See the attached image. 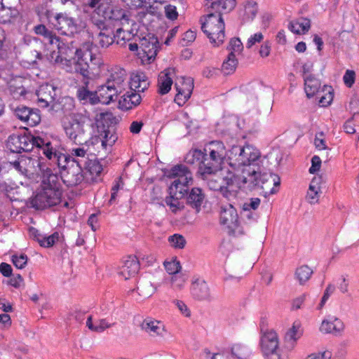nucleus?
<instances>
[{
    "label": "nucleus",
    "mask_w": 359,
    "mask_h": 359,
    "mask_svg": "<svg viewBox=\"0 0 359 359\" xmlns=\"http://www.w3.org/2000/svg\"><path fill=\"white\" fill-rule=\"evenodd\" d=\"M93 43L88 41L83 43L75 50L68 47L64 53L67 57H71L72 54L76 55L77 60L75 62V71L82 75L84 80H88L91 74H97L103 65L102 58L93 53Z\"/></svg>",
    "instance_id": "nucleus-1"
},
{
    "label": "nucleus",
    "mask_w": 359,
    "mask_h": 359,
    "mask_svg": "<svg viewBox=\"0 0 359 359\" xmlns=\"http://www.w3.org/2000/svg\"><path fill=\"white\" fill-rule=\"evenodd\" d=\"M205 158L201 163L198 175H207L214 174L220 170L226 158H228L227 151L223 142L212 141L205 145L204 148Z\"/></svg>",
    "instance_id": "nucleus-2"
},
{
    "label": "nucleus",
    "mask_w": 359,
    "mask_h": 359,
    "mask_svg": "<svg viewBox=\"0 0 359 359\" xmlns=\"http://www.w3.org/2000/svg\"><path fill=\"white\" fill-rule=\"evenodd\" d=\"M260 157L259 151L252 145H233L229 150L228 161L229 165L236 170L244 168V173L247 168L256 165Z\"/></svg>",
    "instance_id": "nucleus-3"
},
{
    "label": "nucleus",
    "mask_w": 359,
    "mask_h": 359,
    "mask_svg": "<svg viewBox=\"0 0 359 359\" xmlns=\"http://www.w3.org/2000/svg\"><path fill=\"white\" fill-rule=\"evenodd\" d=\"M86 116L82 113H73L64 122L63 128L67 137L76 144H82L86 142L87 136L84 130Z\"/></svg>",
    "instance_id": "nucleus-4"
},
{
    "label": "nucleus",
    "mask_w": 359,
    "mask_h": 359,
    "mask_svg": "<svg viewBox=\"0 0 359 359\" xmlns=\"http://www.w3.org/2000/svg\"><path fill=\"white\" fill-rule=\"evenodd\" d=\"M47 144L46 140L40 137H34L30 134H13L9 136L6 147L11 152L20 153L30 151L34 147L41 149L43 145H48Z\"/></svg>",
    "instance_id": "nucleus-5"
},
{
    "label": "nucleus",
    "mask_w": 359,
    "mask_h": 359,
    "mask_svg": "<svg viewBox=\"0 0 359 359\" xmlns=\"http://www.w3.org/2000/svg\"><path fill=\"white\" fill-rule=\"evenodd\" d=\"M201 28L215 46L223 43L225 38V25L220 14H208L205 21L202 23Z\"/></svg>",
    "instance_id": "nucleus-6"
},
{
    "label": "nucleus",
    "mask_w": 359,
    "mask_h": 359,
    "mask_svg": "<svg viewBox=\"0 0 359 359\" xmlns=\"http://www.w3.org/2000/svg\"><path fill=\"white\" fill-rule=\"evenodd\" d=\"M52 22L54 27L62 35L74 36L86 28V23L81 19H74L66 14L58 13Z\"/></svg>",
    "instance_id": "nucleus-7"
},
{
    "label": "nucleus",
    "mask_w": 359,
    "mask_h": 359,
    "mask_svg": "<svg viewBox=\"0 0 359 359\" xmlns=\"http://www.w3.org/2000/svg\"><path fill=\"white\" fill-rule=\"evenodd\" d=\"M111 118L112 114L109 112H101L95 118L97 125V131H94L95 141L100 142L104 149H107L108 146L111 147L117 139L114 132L102 123L104 121L110 120Z\"/></svg>",
    "instance_id": "nucleus-8"
},
{
    "label": "nucleus",
    "mask_w": 359,
    "mask_h": 359,
    "mask_svg": "<svg viewBox=\"0 0 359 359\" xmlns=\"http://www.w3.org/2000/svg\"><path fill=\"white\" fill-rule=\"evenodd\" d=\"M62 191L38 189L31 198V205L36 210H43L60 203Z\"/></svg>",
    "instance_id": "nucleus-9"
},
{
    "label": "nucleus",
    "mask_w": 359,
    "mask_h": 359,
    "mask_svg": "<svg viewBox=\"0 0 359 359\" xmlns=\"http://www.w3.org/2000/svg\"><path fill=\"white\" fill-rule=\"evenodd\" d=\"M11 165L29 178L33 177L34 175H40L41 171L44 170L46 167L39 157L27 156H22L18 160L11 162Z\"/></svg>",
    "instance_id": "nucleus-10"
},
{
    "label": "nucleus",
    "mask_w": 359,
    "mask_h": 359,
    "mask_svg": "<svg viewBox=\"0 0 359 359\" xmlns=\"http://www.w3.org/2000/svg\"><path fill=\"white\" fill-rule=\"evenodd\" d=\"M260 346L266 359H280L278 336L273 330H267L262 334Z\"/></svg>",
    "instance_id": "nucleus-11"
},
{
    "label": "nucleus",
    "mask_w": 359,
    "mask_h": 359,
    "mask_svg": "<svg viewBox=\"0 0 359 359\" xmlns=\"http://www.w3.org/2000/svg\"><path fill=\"white\" fill-rule=\"evenodd\" d=\"M243 189L241 176L228 171L223 175V187L221 194L229 201H233L238 196Z\"/></svg>",
    "instance_id": "nucleus-12"
},
{
    "label": "nucleus",
    "mask_w": 359,
    "mask_h": 359,
    "mask_svg": "<svg viewBox=\"0 0 359 359\" xmlns=\"http://www.w3.org/2000/svg\"><path fill=\"white\" fill-rule=\"evenodd\" d=\"M99 14L109 20L114 21L118 27L128 25L129 19L125 10L109 4L99 6Z\"/></svg>",
    "instance_id": "nucleus-13"
},
{
    "label": "nucleus",
    "mask_w": 359,
    "mask_h": 359,
    "mask_svg": "<svg viewBox=\"0 0 359 359\" xmlns=\"http://www.w3.org/2000/svg\"><path fill=\"white\" fill-rule=\"evenodd\" d=\"M175 88L177 94L175 102L182 106L190 98L194 89V80L191 77L177 76L175 81Z\"/></svg>",
    "instance_id": "nucleus-14"
},
{
    "label": "nucleus",
    "mask_w": 359,
    "mask_h": 359,
    "mask_svg": "<svg viewBox=\"0 0 359 359\" xmlns=\"http://www.w3.org/2000/svg\"><path fill=\"white\" fill-rule=\"evenodd\" d=\"M82 167L79 164L71 163L69 160L67 165H64V171L61 178L63 182L68 187H74L81 184L84 180Z\"/></svg>",
    "instance_id": "nucleus-15"
},
{
    "label": "nucleus",
    "mask_w": 359,
    "mask_h": 359,
    "mask_svg": "<svg viewBox=\"0 0 359 359\" xmlns=\"http://www.w3.org/2000/svg\"><path fill=\"white\" fill-rule=\"evenodd\" d=\"M142 331L151 337L164 338L167 334V330L164 323L152 318L144 319L140 324Z\"/></svg>",
    "instance_id": "nucleus-16"
},
{
    "label": "nucleus",
    "mask_w": 359,
    "mask_h": 359,
    "mask_svg": "<svg viewBox=\"0 0 359 359\" xmlns=\"http://www.w3.org/2000/svg\"><path fill=\"white\" fill-rule=\"evenodd\" d=\"M220 224L232 232H234L238 227V213L231 203L221 207Z\"/></svg>",
    "instance_id": "nucleus-17"
},
{
    "label": "nucleus",
    "mask_w": 359,
    "mask_h": 359,
    "mask_svg": "<svg viewBox=\"0 0 359 359\" xmlns=\"http://www.w3.org/2000/svg\"><path fill=\"white\" fill-rule=\"evenodd\" d=\"M15 114L20 120L31 127L36 126L41 121V115L36 109L20 106L15 109Z\"/></svg>",
    "instance_id": "nucleus-18"
},
{
    "label": "nucleus",
    "mask_w": 359,
    "mask_h": 359,
    "mask_svg": "<svg viewBox=\"0 0 359 359\" xmlns=\"http://www.w3.org/2000/svg\"><path fill=\"white\" fill-rule=\"evenodd\" d=\"M158 44V39L154 36L149 35L142 38L140 43V48L142 53H139V55L149 61L154 60L157 55Z\"/></svg>",
    "instance_id": "nucleus-19"
},
{
    "label": "nucleus",
    "mask_w": 359,
    "mask_h": 359,
    "mask_svg": "<svg viewBox=\"0 0 359 359\" xmlns=\"http://www.w3.org/2000/svg\"><path fill=\"white\" fill-rule=\"evenodd\" d=\"M105 83L114 89L118 95H120L128 86L126 72L123 69L111 72Z\"/></svg>",
    "instance_id": "nucleus-20"
},
{
    "label": "nucleus",
    "mask_w": 359,
    "mask_h": 359,
    "mask_svg": "<svg viewBox=\"0 0 359 359\" xmlns=\"http://www.w3.org/2000/svg\"><path fill=\"white\" fill-rule=\"evenodd\" d=\"M57 88L51 84H44L36 91L38 104L41 107H47L52 104L57 97Z\"/></svg>",
    "instance_id": "nucleus-21"
},
{
    "label": "nucleus",
    "mask_w": 359,
    "mask_h": 359,
    "mask_svg": "<svg viewBox=\"0 0 359 359\" xmlns=\"http://www.w3.org/2000/svg\"><path fill=\"white\" fill-rule=\"evenodd\" d=\"M259 187L266 194H274L278 191L277 187L280 186V180L276 175L264 173L259 175Z\"/></svg>",
    "instance_id": "nucleus-22"
},
{
    "label": "nucleus",
    "mask_w": 359,
    "mask_h": 359,
    "mask_svg": "<svg viewBox=\"0 0 359 359\" xmlns=\"http://www.w3.org/2000/svg\"><path fill=\"white\" fill-rule=\"evenodd\" d=\"M175 75V68H168L159 74L157 83L159 94L165 95L170 90Z\"/></svg>",
    "instance_id": "nucleus-23"
},
{
    "label": "nucleus",
    "mask_w": 359,
    "mask_h": 359,
    "mask_svg": "<svg viewBox=\"0 0 359 359\" xmlns=\"http://www.w3.org/2000/svg\"><path fill=\"white\" fill-rule=\"evenodd\" d=\"M191 295L199 301H210L212 295L207 283L201 279H196L191 283Z\"/></svg>",
    "instance_id": "nucleus-24"
},
{
    "label": "nucleus",
    "mask_w": 359,
    "mask_h": 359,
    "mask_svg": "<svg viewBox=\"0 0 359 359\" xmlns=\"http://www.w3.org/2000/svg\"><path fill=\"white\" fill-rule=\"evenodd\" d=\"M40 174L42 175L41 189L61 191L60 177L50 168L44 167V170H41Z\"/></svg>",
    "instance_id": "nucleus-25"
},
{
    "label": "nucleus",
    "mask_w": 359,
    "mask_h": 359,
    "mask_svg": "<svg viewBox=\"0 0 359 359\" xmlns=\"http://www.w3.org/2000/svg\"><path fill=\"white\" fill-rule=\"evenodd\" d=\"M168 177L174 179L173 181L187 185L193 180L191 172L184 165L174 166L170 170Z\"/></svg>",
    "instance_id": "nucleus-26"
},
{
    "label": "nucleus",
    "mask_w": 359,
    "mask_h": 359,
    "mask_svg": "<svg viewBox=\"0 0 359 359\" xmlns=\"http://www.w3.org/2000/svg\"><path fill=\"white\" fill-rule=\"evenodd\" d=\"M83 166L86 170L85 180L87 182H97L100 180V176L103 168L97 160H88Z\"/></svg>",
    "instance_id": "nucleus-27"
},
{
    "label": "nucleus",
    "mask_w": 359,
    "mask_h": 359,
    "mask_svg": "<svg viewBox=\"0 0 359 359\" xmlns=\"http://www.w3.org/2000/svg\"><path fill=\"white\" fill-rule=\"evenodd\" d=\"M323 183V179L321 175L315 176L312 179L306 195V200L309 203L316 204L318 202Z\"/></svg>",
    "instance_id": "nucleus-28"
},
{
    "label": "nucleus",
    "mask_w": 359,
    "mask_h": 359,
    "mask_svg": "<svg viewBox=\"0 0 359 359\" xmlns=\"http://www.w3.org/2000/svg\"><path fill=\"white\" fill-rule=\"evenodd\" d=\"M139 270V262L136 257L130 256L124 261L121 267L119 275L125 280L135 276Z\"/></svg>",
    "instance_id": "nucleus-29"
},
{
    "label": "nucleus",
    "mask_w": 359,
    "mask_h": 359,
    "mask_svg": "<svg viewBox=\"0 0 359 359\" xmlns=\"http://www.w3.org/2000/svg\"><path fill=\"white\" fill-rule=\"evenodd\" d=\"M344 328L343 322L337 318H334L332 320H323L320 325V330L323 333L337 335L342 332Z\"/></svg>",
    "instance_id": "nucleus-30"
},
{
    "label": "nucleus",
    "mask_w": 359,
    "mask_h": 359,
    "mask_svg": "<svg viewBox=\"0 0 359 359\" xmlns=\"http://www.w3.org/2000/svg\"><path fill=\"white\" fill-rule=\"evenodd\" d=\"M141 100L142 97L139 93L128 92L119 100V107L121 109L129 110L139 105Z\"/></svg>",
    "instance_id": "nucleus-31"
},
{
    "label": "nucleus",
    "mask_w": 359,
    "mask_h": 359,
    "mask_svg": "<svg viewBox=\"0 0 359 359\" xmlns=\"http://www.w3.org/2000/svg\"><path fill=\"white\" fill-rule=\"evenodd\" d=\"M34 32L36 34L43 36L44 39L48 41L50 44L56 45L59 50L61 49L60 38L44 25L40 24L34 26Z\"/></svg>",
    "instance_id": "nucleus-32"
},
{
    "label": "nucleus",
    "mask_w": 359,
    "mask_h": 359,
    "mask_svg": "<svg viewBox=\"0 0 359 359\" xmlns=\"http://www.w3.org/2000/svg\"><path fill=\"white\" fill-rule=\"evenodd\" d=\"M248 176H241V181L243 189L251 191L255 187L259 186V181L258 175H259L255 169L250 170V168L247 170Z\"/></svg>",
    "instance_id": "nucleus-33"
},
{
    "label": "nucleus",
    "mask_w": 359,
    "mask_h": 359,
    "mask_svg": "<svg viewBox=\"0 0 359 359\" xmlns=\"http://www.w3.org/2000/svg\"><path fill=\"white\" fill-rule=\"evenodd\" d=\"M46 143H48V145H43L41 150L43 154L50 160L53 161L55 163L57 164L59 167H62L64 168V165H62L61 161H64V162H67V157L62 154L57 153L55 150L51 146V142L50 141L46 140Z\"/></svg>",
    "instance_id": "nucleus-34"
},
{
    "label": "nucleus",
    "mask_w": 359,
    "mask_h": 359,
    "mask_svg": "<svg viewBox=\"0 0 359 359\" xmlns=\"http://www.w3.org/2000/svg\"><path fill=\"white\" fill-rule=\"evenodd\" d=\"M205 195L200 188H193L187 197V203L191 208L196 209V212H199L201 206L203 203Z\"/></svg>",
    "instance_id": "nucleus-35"
},
{
    "label": "nucleus",
    "mask_w": 359,
    "mask_h": 359,
    "mask_svg": "<svg viewBox=\"0 0 359 359\" xmlns=\"http://www.w3.org/2000/svg\"><path fill=\"white\" fill-rule=\"evenodd\" d=\"M100 25H103V27L102 28L100 27V32L97 35L98 44L102 48H107L114 41V32L104 26L102 22H100Z\"/></svg>",
    "instance_id": "nucleus-36"
},
{
    "label": "nucleus",
    "mask_w": 359,
    "mask_h": 359,
    "mask_svg": "<svg viewBox=\"0 0 359 359\" xmlns=\"http://www.w3.org/2000/svg\"><path fill=\"white\" fill-rule=\"evenodd\" d=\"M149 82L143 73L136 74L132 76L130 88L137 92H144L148 88Z\"/></svg>",
    "instance_id": "nucleus-37"
},
{
    "label": "nucleus",
    "mask_w": 359,
    "mask_h": 359,
    "mask_svg": "<svg viewBox=\"0 0 359 359\" xmlns=\"http://www.w3.org/2000/svg\"><path fill=\"white\" fill-rule=\"evenodd\" d=\"M97 93L99 94L100 102L103 104H109L111 102L115 101L118 96V93L114 89L109 88L107 83L98 88Z\"/></svg>",
    "instance_id": "nucleus-38"
},
{
    "label": "nucleus",
    "mask_w": 359,
    "mask_h": 359,
    "mask_svg": "<svg viewBox=\"0 0 359 359\" xmlns=\"http://www.w3.org/2000/svg\"><path fill=\"white\" fill-rule=\"evenodd\" d=\"M30 233L32 236L36 238L40 245L45 248L53 246L59 238V233L57 232H55L48 236H43L38 233L37 230L32 229L30 230Z\"/></svg>",
    "instance_id": "nucleus-39"
},
{
    "label": "nucleus",
    "mask_w": 359,
    "mask_h": 359,
    "mask_svg": "<svg viewBox=\"0 0 359 359\" xmlns=\"http://www.w3.org/2000/svg\"><path fill=\"white\" fill-rule=\"evenodd\" d=\"M136 290L140 299H145L155 293L156 287L150 281L143 280L139 283Z\"/></svg>",
    "instance_id": "nucleus-40"
},
{
    "label": "nucleus",
    "mask_w": 359,
    "mask_h": 359,
    "mask_svg": "<svg viewBox=\"0 0 359 359\" xmlns=\"http://www.w3.org/2000/svg\"><path fill=\"white\" fill-rule=\"evenodd\" d=\"M304 86L307 97H311L319 92L320 82L311 75H309L304 77Z\"/></svg>",
    "instance_id": "nucleus-41"
},
{
    "label": "nucleus",
    "mask_w": 359,
    "mask_h": 359,
    "mask_svg": "<svg viewBox=\"0 0 359 359\" xmlns=\"http://www.w3.org/2000/svg\"><path fill=\"white\" fill-rule=\"evenodd\" d=\"M113 325L114 323H109L106 319H100L93 323L91 316H89L86 320V326L88 329L96 332H102Z\"/></svg>",
    "instance_id": "nucleus-42"
},
{
    "label": "nucleus",
    "mask_w": 359,
    "mask_h": 359,
    "mask_svg": "<svg viewBox=\"0 0 359 359\" xmlns=\"http://www.w3.org/2000/svg\"><path fill=\"white\" fill-rule=\"evenodd\" d=\"M310 20L307 18H300L291 22L289 25V29L297 34H304L310 29Z\"/></svg>",
    "instance_id": "nucleus-43"
},
{
    "label": "nucleus",
    "mask_w": 359,
    "mask_h": 359,
    "mask_svg": "<svg viewBox=\"0 0 359 359\" xmlns=\"http://www.w3.org/2000/svg\"><path fill=\"white\" fill-rule=\"evenodd\" d=\"M198 176L203 180L207 181V185L210 189L213 191H218L222 193L223 187V176L222 177L212 175V174H207V175H198Z\"/></svg>",
    "instance_id": "nucleus-44"
},
{
    "label": "nucleus",
    "mask_w": 359,
    "mask_h": 359,
    "mask_svg": "<svg viewBox=\"0 0 359 359\" xmlns=\"http://www.w3.org/2000/svg\"><path fill=\"white\" fill-rule=\"evenodd\" d=\"M236 6L235 0H219L212 3V8L217 11L215 14H220L222 13H228L231 11Z\"/></svg>",
    "instance_id": "nucleus-45"
},
{
    "label": "nucleus",
    "mask_w": 359,
    "mask_h": 359,
    "mask_svg": "<svg viewBox=\"0 0 359 359\" xmlns=\"http://www.w3.org/2000/svg\"><path fill=\"white\" fill-rule=\"evenodd\" d=\"M238 60L236 55L233 53H229L227 58L223 62L222 71L226 75L232 74L236 70Z\"/></svg>",
    "instance_id": "nucleus-46"
},
{
    "label": "nucleus",
    "mask_w": 359,
    "mask_h": 359,
    "mask_svg": "<svg viewBox=\"0 0 359 359\" xmlns=\"http://www.w3.org/2000/svg\"><path fill=\"white\" fill-rule=\"evenodd\" d=\"M188 185L173 181L169 187V194L175 198H182L187 193Z\"/></svg>",
    "instance_id": "nucleus-47"
},
{
    "label": "nucleus",
    "mask_w": 359,
    "mask_h": 359,
    "mask_svg": "<svg viewBox=\"0 0 359 359\" xmlns=\"http://www.w3.org/2000/svg\"><path fill=\"white\" fill-rule=\"evenodd\" d=\"M71 155L73 158L70 161L71 163L79 164L81 166L86 165V162L88 161L86 151L83 148L79 147L72 149L71 151Z\"/></svg>",
    "instance_id": "nucleus-48"
},
{
    "label": "nucleus",
    "mask_w": 359,
    "mask_h": 359,
    "mask_svg": "<svg viewBox=\"0 0 359 359\" xmlns=\"http://www.w3.org/2000/svg\"><path fill=\"white\" fill-rule=\"evenodd\" d=\"M313 273V270L307 265L298 267L295 271V278L300 285H304L309 280Z\"/></svg>",
    "instance_id": "nucleus-49"
},
{
    "label": "nucleus",
    "mask_w": 359,
    "mask_h": 359,
    "mask_svg": "<svg viewBox=\"0 0 359 359\" xmlns=\"http://www.w3.org/2000/svg\"><path fill=\"white\" fill-rule=\"evenodd\" d=\"M205 158V154L198 149L191 150L186 156L185 161L189 164L198 163V168L201 163Z\"/></svg>",
    "instance_id": "nucleus-50"
},
{
    "label": "nucleus",
    "mask_w": 359,
    "mask_h": 359,
    "mask_svg": "<svg viewBox=\"0 0 359 359\" xmlns=\"http://www.w3.org/2000/svg\"><path fill=\"white\" fill-rule=\"evenodd\" d=\"M301 333L299 330V327L293 325L292 327L286 333L285 339L287 344L293 348L296 341L300 337Z\"/></svg>",
    "instance_id": "nucleus-51"
},
{
    "label": "nucleus",
    "mask_w": 359,
    "mask_h": 359,
    "mask_svg": "<svg viewBox=\"0 0 359 359\" xmlns=\"http://www.w3.org/2000/svg\"><path fill=\"white\" fill-rule=\"evenodd\" d=\"M257 13V6L255 2L248 1L244 6L243 19L245 20H252Z\"/></svg>",
    "instance_id": "nucleus-52"
},
{
    "label": "nucleus",
    "mask_w": 359,
    "mask_h": 359,
    "mask_svg": "<svg viewBox=\"0 0 359 359\" xmlns=\"http://www.w3.org/2000/svg\"><path fill=\"white\" fill-rule=\"evenodd\" d=\"M15 15V11L11 10V7L6 6L4 4L0 5V23L9 22L11 18Z\"/></svg>",
    "instance_id": "nucleus-53"
},
{
    "label": "nucleus",
    "mask_w": 359,
    "mask_h": 359,
    "mask_svg": "<svg viewBox=\"0 0 359 359\" xmlns=\"http://www.w3.org/2000/svg\"><path fill=\"white\" fill-rule=\"evenodd\" d=\"M231 354L238 359H246L249 356V351L243 344L238 343L231 347Z\"/></svg>",
    "instance_id": "nucleus-54"
},
{
    "label": "nucleus",
    "mask_w": 359,
    "mask_h": 359,
    "mask_svg": "<svg viewBox=\"0 0 359 359\" xmlns=\"http://www.w3.org/2000/svg\"><path fill=\"white\" fill-rule=\"evenodd\" d=\"M168 241L172 248L182 249L186 245L184 237L180 234H174L168 238Z\"/></svg>",
    "instance_id": "nucleus-55"
},
{
    "label": "nucleus",
    "mask_w": 359,
    "mask_h": 359,
    "mask_svg": "<svg viewBox=\"0 0 359 359\" xmlns=\"http://www.w3.org/2000/svg\"><path fill=\"white\" fill-rule=\"evenodd\" d=\"M124 27L125 26H119L116 29V33H114V40L116 39L118 44L123 45L126 40H129L128 36H130V34L126 33Z\"/></svg>",
    "instance_id": "nucleus-56"
},
{
    "label": "nucleus",
    "mask_w": 359,
    "mask_h": 359,
    "mask_svg": "<svg viewBox=\"0 0 359 359\" xmlns=\"http://www.w3.org/2000/svg\"><path fill=\"white\" fill-rule=\"evenodd\" d=\"M228 49L230 50V53H233L236 55L242 52L243 49V43L238 38L231 39Z\"/></svg>",
    "instance_id": "nucleus-57"
},
{
    "label": "nucleus",
    "mask_w": 359,
    "mask_h": 359,
    "mask_svg": "<svg viewBox=\"0 0 359 359\" xmlns=\"http://www.w3.org/2000/svg\"><path fill=\"white\" fill-rule=\"evenodd\" d=\"M83 83L84 86H80L78 88L76 92V96L79 100L87 102L88 97L89 96L91 91H90L87 88L88 81L87 80H84Z\"/></svg>",
    "instance_id": "nucleus-58"
},
{
    "label": "nucleus",
    "mask_w": 359,
    "mask_h": 359,
    "mask_svg": "<svg viewBox=\"0 0 359 359\" xmlns=\"http://www.w3.org/2000/svg\"><path fill=\"white\" fill-rule=\"evenodd\" d=\"M165 270L169 274L176 275L181 269L180 262L173 260L164 263Z\"/></svg>",
    "instance_id": "nucleus-59"
},
{
    "label": "nucleus",
    "mask_w": 359,
    "mask_h": 359,
    "mask_svg": "<svg viewBox=\"0 0 359 359\" xmlns=\"http://www.w3.org/2000/svg\"><path fill=\"white\" fill-rule=\"evenodd\" d=\"M46 59L53 64L62 65L63 62H67V60H65L60 55L59 51L53 50L46 55Z\"/></svg>",
    "instance_id": "nucleus-60"
},
{
    "label": "nucleus",
    "mask_w": 359,
    "mask_h": 359,
    "mask_svg": "<svg viewBox=\"0 0 359 359\" xmlns=\"http://www.w3.org/2000/svg\"><path fill=\"white\" fill-rule=\"evenodd\" d=\"M180 199V198H175V197H172L171 194H170V196L165 198V203L167 205L170 206L171 210L173 212H176L181 208V204L179 201Z\"/></svg>",
    "instance_id": "nucleus-61"
},
{
    "label": "nucleus",
    "mask_w": 359,
    "mask_h": 359,
    "mask_svg": "<svg viewBox=\"0 0 359 359\" xmlns=\"http://www.w3.org/2000/svg\"><path fill=\"white\" fill-rule=\"evenodd\" d=\"M12 262L18 269H22L27 264V257L25 255H13Z\"/></svg>",
    "instance_id": "nucleus-62"
},
{
    "label": "nucleus",
    "mask_w": 359,
    "mask_h": 359,
    "mask_svg": "<svg viewBox=\"0 0 359 359\" xmlns=\"http://www.w3.org/2000/svg\"><path fill=\"white\" fill-rule=\"evenodd\" d=\"M272 102H267L265 104H262L258 108V114L262 116H268L272 111Z\"/></svg>",
    "instance_id": "nucleus-63"
},
{
    "label": "nucleus",
    "mask_w": 359,
    "mask_h": 359,
    "mask_svg": "<svg viewBox=\"0 0 359 359\" xmlns=\"http://www.w3.org/2000/svg\"><path fill=\"white\" fill-rule=\"evenodd\" d=\"M332 353L330 351H326L317 353H312L308 355L306 359H331Z\"/></svg>",
    "instance_id": "nucleus-64"
}]
</instances>
